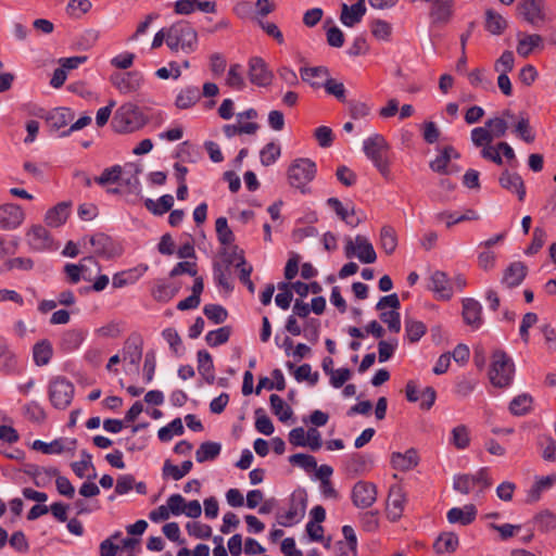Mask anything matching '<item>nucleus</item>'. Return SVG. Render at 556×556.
I'll list each match as a JSON object with an SVG mask.
<instances>
[{
	"mask_svg": "<svg viewBox=\"0 0 556 556\" xmlns=\"http://www.w3.org/2000/svg\"><path fill=\"white\" fill-rule=\"evenodd\" d=\"M249 79L252 84L266 87L271 84L273 73L261 58H252L249 62Z\"/></svg>",
	"mask_w": 556,
	"mask_h": 556,
	"instance_id": "15",
	"label": "nucleus"
},
{
	"mask_svg": "<svg viewBox=\"0 0 556 556\" xmlns=\"http://www.w3.org/2000/svg\"><path fill=\"white\" fill-rule=\"evenodd\" d=\"M142 83V75L136 71L124 73L113 80L114 86L124 94L136 92L140 89Z\"/></svg>",
	"mask_w": 556,
	"mask_h": 556,
	"instance_id": "20",
	"label": "nucleus"
},
{
	"mask_svg": "<svg viewBox=\"0 0 556 556\" xmlns=\"http://www.w3.org/2000/svg\"><path fill=\"white\" fill-rule=\"evenodd\" d=\"M321 87L325 88V91L328 94L333 96L338 101H346V89L342 83L329 77L324 81Z\"/></svg>",
	"mask_w": 556,
	"mask_h": 556,
	"instance_id": "58",
	"label": "nucleus"
},
{
	"mask_svg": "<svg viewBox=\"0 0 556 556\" xmlns=\"http://www.w3.org/2000/svg\"><path fill=\"white\" fill-rule=\"evenodd\" d=\"M24 220V212L20 205L3 204L0 206V228L15 229Z\"/></svg>",
	"mask_w": 556,
	"mask_h": 556,
	"instance_id": "17",
	"label": "nucleus"
},
{
	"mask_svg": "<svg viewBox=\"0 0 556 556\" xmlns=\"http://www.w3.org/2000/svg\"><path fill=\"white\" fill-rule=\"evenodd\" d=\"M85 340V333L81 330L71 329L63 333L61 338V348L66 352L77 350Z\"/></svg>",
	"mask_w": 556,
	"mask_h": 556,
	"instance_id": "42",
	"label": "nucleus"
},
{
	"mask_svg": "<svg viewBox=\"0 0 556 556\" xmlns=\"http://www.w3.org/2000/svg\"><path fill=\"white\" fill-rule=\"evenodd\" d=\"M236 267L239 270V279H240V281L244 286H247L248 290L251 293H254L255 286H254L253 281L250 278L253 268H252L251 265H249L247 263L245 257H244L242 252H240V254H239V262L236 264Z\"/></svg>",
	"mask_w": 556,
	"mask_h": 556,
	"instance_id": "51",
	"label": "nucleus"
},
{
	"mask_svg": "<svg viewBox=\"0 0 556 556\" xmlns=\"http://www.w3.org/2000/svg\"><path fill=\"white\" fill-rule=\"evenodd\" d=\"M230 333V327L224 326L216 330L208 331L205 336V341L210 346H218L226 343L229 340Z\"/></svg>",
	"mask_w": 556,
	"mask_h": 556,
	"instance_id": "55",
	"label": "nucleus"
},
{
	"mask_svg": "<svg viewBox=\"0 0 556 556\" xmlns=\"http://www.w3.org/2000/svg\"><path fill=\"white\" fill-rule=\"evenodd\" d=\"M176 291L169 283L157 281L152 289V295L159 302H168L174 298Z\"/></svg>",
	"mask_w": 556,
	"mask_h": 556,
	"instance_id": "59",
	"label": "nucleus"
},
{
	"mask_svg": "<svg viewBox=\"0 0 556 556\" xmlns=\"http://www.w3.org/2000/svg\"><path fill=\"white\" fill-rule=\"evenodd\" d=\"M52 354L53 349L48 340H42L34 345L33 357L37 366L47 365L50 362Z\"/></svg>",
	"mask_w": 556,
	"mask_h": 556,
	"instance_id": "41",
	"label": "nucleus"
},
{
	"mask_svg": "<svg viewBox=\"0 0 556 556\" xmlns=\"http://www.w3.org/2000/svg\"><path fill=\"white\" fill-rule=\"evenodd\" d=\"M257 112L254 109H249L237 115V123L239 125L240 136L254 135L258 129V124L255 122Z\"/></svg>",
	"mask_w": 556,
	"mask_h": 556,
	"instance_id": "34",
	"label": "nucleus"
},
{
	"mask_svg": "<svg viewBox=\"0 0 556 556\" xmlns=\"http://www.w3.org/2000/svg\"><path fill=\"white\" fill-rule=\"evenodd\" d=\"M429 20L432 25L445 26L454 17L455 0H431L429 2Z\"/></svg>",
	"mask_w": 556,
	"mask_h": 556,
	"instance_id": "10",
	"label": "nucleus"
},
{
	"mask_svg": "<svg viewBox=\"0 0 556 556\" xmlns=\"http://www.w3.org/2000/svg\"><path fill=\"white\" fill-rule=\"evenodd\" d=\"M303 81L308 83L313 88L318 89L329 78V71L325 66L302 67L300 70Z\"/></svg>",
	"mask_w": 556,
	"mask_h": 556,
	"instance_id": "30",
	"label": "nucleus"
},
{
	"mask_svg": "<svg viewBox=\"0 0 556 556\" xmlns=\"http://www.w3.org/2000/svg\"><path fill=\"white\" fill-rule=\"evenodd\" d=\"M459 545L458 536L453 532L441 533L435 542L433 548L437 554L454 553Z\"/></svg>",
	"mask_w": 556,
	"mask_h": 556,
	"instance_id": "35",
	"label": "nucleus"
},
{
	"mask_svg": "<svg viewBox=\"0 0 556 556\" xmlns=\"http://www.w3.org/2000/svg\"><path fill=\"white\" fill-rule=\"evenodd\" d=\"M222 445L219 443L212 441L203 442L195 452V460L198 463L214 460L218 457Z\"/></svg>",
	"mask_w": 556,
	"mask_h": 556,
	"instance_id": "39",
	"label": "nucleus"
},
{
	"mask_svg": "<svg viewBox=\"0 0 556 556\" xmlns=\"http://www.w3.org/2000/svg\"><path fill=\"white\" fill-rule=\"evenodd\" d=\"M372 460L370 456L354 453L345 462V470L352 475H362L371 468Z\"/></svg>",
	"mask_w": 556,
	"mask_h": 556,
	"instance_id": "31",
	"label": "nucleus"
},
{
	"mask_svg": "<svg viewBox=\"0 0 556 556\" xmlns=\"http://www.w3.org/2000/svg\"><path fill=\"white\" fill-rule=\"evenodd\" d=\"M42 117L45 118L46 125L51 130L60 131L62 136L70 135L91 124V117L88 115L81 116L76 122H73L75 114L67 108H55Z\"/></svg>",
	"mask_w": 556,
	"mask_h": 556,
	"instance_id": "2",
	"label": "nucleus"
},
{
	"mask_svg": "<svg viewBox=\"0 0 556 556\" xmlns=\"http://www.w3.org/2000/svg\"><path fill=\"white\" fill-rule=\"evenodd\" d=\"M142 339L139 334H131L127 338L123 346V361L138 367L142 357Z\"/></svg>",
	"mask_w": 556,
	"mask_h": 556,
	"instance_id": "21",
	"label": "nucleus"
},
{
	"mask_svg": "<svg viewBox=\"0 0 556 556\" xmlns=\"http://www.w3.org/2000/svg\"><path fill=\"white\" fill-rule=\"evenodd\" d=\"M532 403L533 400L531 395L520 394L511 400L509 410L515 416H522L531 410Z\"/></svg>",
	"mask_w": 556,
	"mask_h": 556,
	"instance_id": "48",
	"label": "nucleus"
},
{
	"mask_svg": "<svg viewBox=\"0 0 556 556\" xmlns=\"http://www.w3.org/2000/svg\"><path fill=\"white\" fill-rule=\"evenodd\" d=\"M514 118V113L509 110L503 111L501 116L489 118L485 124L491 138H501L505 136L508 129V122Z\"/></svg>",
	"mask_w": 556,
	"mask_h": 556,
	"instance_id": "29",
	"label": "nucleus"
},
{
	"mask_svg": "<svg viewBox=\"0 0 556 556\" xmlns=\"http://www.w3.org/2000/svg\"><path fill=\"white\" fill-rule=\"evenodd\" d=\"M203 313L214 324H223L228 317L227 309L219 304H206Z\"/></svg>",
	"mask_w": 556,
	"mask_h": 556,
	"instance_id": "61",
	"label": "nucleus"
},
{
	"mask_svg": "<svg viewBox=\"0 0 556 556\" xmlns=\"http://www.w3.org/2000/svg\"><path fill=\"white\" fill-rule=\"evenodd\" d=\"M380 247L391 255L397 247V236L393 227L386 225L380 230Z\"/></svg>",
	"mask_w": 556,
	"mask_h": 556,
	"instance_id": "45",
	"label": "nucleus"
},
{
	"mask_svg": "<svg viewBox=\"0 0 556 556\" xmlns=\"http://www.w3.org/2000/svg\"><path fill=\"white\" fill-rule=\"evenodd\" d=\"M27 241L29 245L34 250H45L49 249L52 245V240L50 238L49 231L41 225H36L30 228V230L26 235Z\"/></svg>",
	"mask_w": 556,
	"mask_h": 556,
	"instance_id": "27",
	"label": "nucleus"
},
{
	"mask_svg": "<svg viewBox=\"0 0 556 556\" xmlns=\"http://www.w3.org/2000/svg\"><path fill=\"white\" fill-rule=\"evenodd\" d=\"M273 413L279 418L280 421H287L291 418L293 412L285 401L277 394H271L269 397Z\"/></svg>",
	"mask_w": 556,
	"mask_h": 556,
	"instance_id": "50",
	"label": "nucleus"
},
{
	"mask_svg": "<svg viewBox=\"0 0 556 556\" xmlns=\"http://www.w3.org/2000/svg\"><path fill=\"white\" fill-rule=\"evenodd\" d=\"M226 84L229 88L241 90L245 86L243 71L240 64H232L228 71Z\"/></svg>",
	"mask_w": 556,
	"mask_h": 556,
	"instance_id": "53",
	"label": "nucleus"
},
{
	"mask_svg": "<svg viewBox=\"0 0 556 556\" xmlns=\"http://www.w3.org/2000/svg\"><path fill=\"white\" fill-rule=\"evenodd\" d=\"M458 157V152L452 146H446L439 151V154L433 161L430 162L429 166L433 172L438 174L448 175L457 170V168L451 165V160Z\"/></svg>",
	"mask_w": 556,
	"mask_h": 556,
	"instance_id": "16",
	"label": "nucleus"
},
{
	"mask_svg": "<svg viewBox=\"0 0 556 556\" xmlns=\"http://www.w3.org/2000/svg\"><path fill=\"white\" fill-rule=\"evenodd\" d=\"M533 522L541 532H549L556 529V515L545 509L534 516Z\"/></svg>",
	"mask_w": 556,
	"mask_h": 556,
	"instance_id": "47",
	"label": "nucleus"
},
{
	"mask_svg": "<svg viewBox=\"0 0 556 556\" xmlns=\"http://www.w3.org/2000/svg\"><path fill=\"white\" fill-rule=\"evenodd\" d=\"M327 204L332 207L336 214L348 225L356 227L361 223L359 218H353L355 214L354 206H352L351 210L344 207L338 198H329Z\"/></svg>",
	"mask_w": 556,
	"mask_h": 556,
	"instance_id": "37",
	"label": "nucleus"
},
{
	"mask_svg": "<svg viewBox=\"0 0 556 556\" xmlns=\"http://www.w3.org/2000/svg\"><path fill=\"white\" fill-rule=\"evenodd\" d=\"M344 250L346 257L356 255L357 258L365 264H371L377 260V254L372 244L366 237L361 235L355 237V242L351 238H346Z\"/></svg>",
	"mask_w": 556,
	"mask_h": 556,
	"instance_id": "9",
	"label": "nucleus"
},
{
	"mask_svg": "<svg viewBox=\"0 0 556 556\" xmlns=\"http://www.w3.org/2000/svg\"><path fill=\"white\" fill-rule=\"evenodd\" d=\"M406 504V494L399 484H393L389 489L387 498V516L391 521H397L404 511Z\"/></svg>",
	"mask_w": 556,
	"mask_h": 556,
	"instance_id": "12",
	"label": "nucleus"
},
{
	"mask_svg": "<svg viewBox=\"0 0 556 556\" xmlns=\"http://www.w3.org/2000/svg\"><path fill=\"white\" fill-rule=\"evenodd\" d=\"M500 185L511 193H516L519 201H523L526 197V187L521 176L516 173L505 170L500 176Z\"/></svg>",
	"mask_w": 556,
	"mask_h": 556,
	"instance_id": "25",
	"label": "nucleus"
},
{
	"mask_svg": "<svg viewBox=\"0 0 556 556\" xmlns=\"http://www.w3.org/2000/svg\"><path fill=\"white\" fill-rule=\"evenodd\" d=\"M427 331V327L422 321L412 318L405 319V332L409 342L414 343L421 339Z\"/></svg>",
	"mask_w": 556,
	"mask_h": 556,
	"instance_id": "49",
	"label": "nucleus"
},
{
	"mask_svg": "<svg viewBox=\"0 0 556 556\" xmlns=\"http://www.w3.org/2000/svg\"><path fill=\"white\" fill-rule=\"evenodd\" d=\"M517 10L518 13L532 25L544 20L542 0H521Z\"/></svg>",
	"mask_w": 556,
	"mask_h": 556,
	"instance_id": "18",
	"label": "nucleus"
},
{
	"mask_svg": "<svg viewBox=\"0 0 556 556\" xmlns=\"http://www.w3.org/2000/svg\"><path fill=\"white\" fill-rule=\"evenodd\" d=\"M513 124V135L520 139H533L534 134L530 125L529 116L526 113L514 114V118L510 119Z\"/></svg>",
	"mask_w": 556,
	"mask_h": 556,
	"instance_id": "36",
	"label": "nucleus"
},
{
	"mask_svg": "<svg viewBox=\"0 0 556 556\" xmlns=\"http://www.w3.org/2000/svg\"><path fill=\"white\" fill-rule=\"evenodd\" d=\"M174 205V198L172 194H164L157 201L147 199L144 206L154 215H163L172 210Z\"/></svg>",
	"mask_w": 556,
	"mask_h": 556,
	"instance_id": "40",
	"label": "nucleus"
},
{
	"mask_svg": "<svg viewBox=\"0 0 556 556\" xmlns=\"http://www.w3.org/2000/svg\"><path fill=\"white\" fill-rule=\"evenodd\" d=\"M371 35L381 41H390L392 37V25L384 20H374L369 24Z\"/></svg>",
	"mask_w": 556,
	"mask_h": 556,
	"instance_id": "46",
	"label": "nucleus"
},
{
	"mask_svg": "<svg viewBox=\"0 0 556 556\" xmlns=\"http://www.w3.org/2000/svg\"><path fill=\"white\" fill-rule=\"evenodd\" d=\"M123 167L121 165H114L105 168L100 176L94 178V181L101 186L114 184L121 179Z\"/></svg>",
	"mask_w": 556,
	"mask_h": 556,
	"instance_id": "62",
	"label": "nucleus"
},
{
	"mask_svg": "<svg viewBox=\"0 0 556 556\" xmlns=\"http://www.w3.org/2000/svg\"><path fill=\"white\" fill-rule=\"evenodd\" d=\"M507 28V21L494 10L485 12V29L492 35H502Z\"/></svg>",
	"mask_w": 556,
	"mask_h": 556,
	"instance_id": "38",
	"label": "nucleus"
},
{
	"mask_svg": "<svg viewBox=\"0 0 556 556\" xmlns=\"http://www.w3.org/2000/svg\"><path fill=\"white\" fill-rule=\"evenodd\" d=\"M452 443L458 450H464L469 446V430L465 425H459L452 430Z\"/></svg>",
	"mask_w": 556,
	"mask_h": 556,
	"instance_id": "60",
	"label": "nucleus"
},
{
	"mask_svg": "<svg viewBox=\"0 0 556 556\" xmlns=\"http://www.w3.org/2000/svg\"><path fill=\"white\" fill-rule=\"evenodd\" d=\"M89 242L94 248V252L100 256L112 258L121 254V249L104 233H96L89 237Z\"/></svg>",
	"mask_w": 556,
	"mask_h": 556,
	"instance_id": "19",
	"label": "nucleus"
},
{
	"mask_svg": "<svg viewBox=\"0 0 556 556\" xmlns=\"http://www.w3.org/2000/svg\"><path fill=\"white\" fill-rule=\"evenodd\" d=\"M477 384V379L470 376H462L455 383L454 392L458 397L465 399L475 391Z\"/></svg>",
	"mask_w": 556,
	"mask_h": 556,
	"instance_id": "52",
	"label": "nucleus"
},
{
	"mask_svg": "<svg viewBox=\"0 0 556 556\" xmlns=\"http://www.w3.org/2000/svg\"><path fill=\"white\" fill-rule=\"evenodd\" d=\"M514 363L510 357L502 350H497L492 355V364L489 371V378L494 387L505 388L513 381Z\"/></svg>",
	"mask_w": 556,
	"mask_h": 556,
	"instance_id": "4",
	"label": "nucleus"
},
{
	"mask_svg": "<svg viewBox=\"0 0 556 556\" xmlns=\"http://www.w3.org/2000/svg\"><path fill=\"white\" fill-rule=\"evenodd\" d=\"M556 482V473L539 478L530 491V501L535 502L540 498L541 492L549 489Z\"/></svg>",
	"mask_w": 556,
	"mask_h": 556,
	"instance_id": "56",
	"label": "nucleus"
},
{
	"mask_svg": "<svg viewBox=\"0 0 556 556\" xmlns=\"http://www.w3.org/2000/svg\"><path fill=\"white\" fill-rule=\"evenodd\" d=\"M168 49L172 52L192 53L199 45L198 31L188 21L180 20L168 26Z\"/></svg>",
	"mask_w": 556,
	"mask_h": 556,
	"instance_id": "1",
	"label": "nucleus"
},
{
	"mask_svg": "<svg viewBox=\"0 0 556 556\" xmlns=\"http://www.w3.org/2000/svg\"><path fill=\"white\" fill-rule=\"evenodd\" d=\"M306 505V492L304 490L294 491L290 496L288 510L277 514V522L282 527H291L299 522L304 517Z\"/></svg>",
	"mask_w": 556,
	"mask_h": 556,
	"instance_id": "6",
	"label": "nucleus"
},
{
	"mask_svg": "<svg viewBox=\"0 0 556 556\" xmlns=\"http://www.w3.org/2000/svg\"><path fill=\"white\" fill-rule=\"evenodd\" d=\"M316 175V164L309 159H296L288 169L289 184L300 189L302 193L307 191V185Z\"/></svg>",
	"mask_w": 556,
	"mask_h": 556,
	"instance_id": "5",
	"label": "nucleus"
},
{
	"mask_svg": "<svg viewBox=\"0 0 556 556\" xmlns=\"http://www.w3.org/2000/svg\"><path fill=\"white\" fill-rule=\"evenodd\" d=\"M70 203L61 202L50 208L45 218L47 225L50 227H60L63 225L70 216Z\"/></svg>",
	"mask_w": 556,
	"mask_h": 556,
	"instance_id": "33",
	"label": "nucleus"
},
{
	"mask_svg": "<svg viewBox=\"0 0 556 556\" xmlns=\"http://www.w3.org/2000/svg\"><path fill=\"white\" fill-rule=\"evenodd\" d=\"M255 429L265 435H270L275 431L270 418L265 414L263 408L255 410Z\"/></svg>",
	"mask_w": 556,
	"mask_h": 556,
	"instance_id": "63",
	"label": "nucleus"
},
{
	"mask_svg": "<svg viewBox=\"0 0 556 556\" xmlns=\"http://www.w3.org/2000/svg\"><path fill=\"white\" fill-rule=\"evenodd\" d=\"M197 358L199 374L208 384H213L215 381V374L211 354L206 350H200L198 351Z\"/></svg>",
	"mask_w": 556,
	"mask_h": 556,
	"instance_id": "32",
	"label": "nucleus"
},
{
	"mask_svg": "<svg viewBox=\"0 0 556 556\" xmlns=\"http://www.w3.org/2000/svg\"><path fill=\"white\" fill-rule=\"evenodd\" d=\"M481 304L471 298L463 300V318L465 323L473 328H479L482 324Z\"/></svg>",
	"mask_w": 556,
	"mask_h": 556,
	"instance_id": "26",
	"label": "nucleus"
},
{
	"mask_svg": "<svg viewBox=\"0 0 556 556\" xmlns=\"http://www.w3.org/2000/svg\"><path fill=\"white\" fill-rule=\"evenodd\" d=\"M184 433V426L180 418H175L172 422H169L167 426L162 427L159 432L157 437L162 442H168L172 440L173 435H181Z\"/></svg>",
	"mask_w": 556,
	"mask_h": 556,
	"instance_id": "57",
	"label": "nucleus"
},
{
	"mask_svg": "<svg viewBox=\"0 0 556 556\" xmlns=\"http://www.w3.org/2000/svg\"><path fill=\"white\" fill-rule=\"evenodd\" d=\"M364 152L383 176L390 173L391 151L388 141H365Z\"/></svg>",
	"mask_w": 556,
	"mask_h": 556,
	"instance_id": "7",
	"label": "nucleus"
},
{
	"mask_svg": "<svg viewBox=\"0 0 556 556\" xmlns=\"http://www.w3.org/2000/svg\"><path fill=\"white\" fill-rule=\"evenodd\" d=\"M215 228L218 241L223 245H229L235 241V235L232 230L228 227L226 217H218L215 222Z\"/></svg>",
	"mask_w": 556,
	"mask_h": 556,
	"instance_id": "54",
	"label": "nucleus"
},
{
	"mask_svg": "<svg viewBox=\"0 0 556 556\" xmlns=\"http://www.w3.org/2000/svg\"><path fill=\"white\" fill-rule=\"evenodd\" d=\"M476 516L477 508L473 504L465 505L463 508L453 507L446 514L450 523H459L462 526H468L473 522Z\"/></svg>",
	"mask_w": 556,
	"mask_h": 556,
	"instance_id": "28",
	"label": "nucleus"
},
{
	"mask_svg": "<svg viewBox=\"0 0 556 556\" xmlns=\"http://www.w3.org/2000/svg\"><path fill=\"white\" fill-rule=\"evenodd\" d=\"M147 269L139 270L138 268H132L128 270H123L116 273L112 279V286L114 288H123L129 285H134L142 275V273Z\"/></svg>",
	"mask_w": 556,
	"mask_h": 556,
	"instance_id": "43",
	"label": "nucleus"
},
{
	"mask_svg": "<svg viewBox=\"0 0 556 556\" xmlns=\"http://www.w3.org/2000/svg\"><path fill=\"white\" fill-rule=\"evenodd\" d=\"M74 384L63 377H58L49 386V399L58 409H65L73 400Z\"/></svg>",
	"mask_w": 556,
	"mask_h": 556,
	"instance_id": "8",
	"label": "nucleus"
},
{
	"mask_svg": "<svg viewBox=\"0 0 556 556\" xmlns=\"http://www.w3.org/2000/svg\"><path fill=\"white\" fill-rule=\"evenodd\" d=\"M201 98L198 87H187L182 89L176 98V105L179 109H189L193 106Z\"/></svg>",
	"mask_w": 556,
	"mask_h": 556,
	"instance_id": "44",
	"label": "nucleus"
},
{
	"mask_svg": "<svg viewBox=\"0 0 556 556\" xmlns=\"http://www.w3.org/2000/svg\"><path fill=\"white\" fill-rule=\"evenodd\" d=\"M428 289L437 299L447 301L453 296V285L447 274L442 270H434L429 277Z\"/></svg>",
	"mask_w": 556,
	"mask_h": 556,
	"instance_id": "13",
	"label": "nucleus"
},
{
	"mask_svg": "<svg viewBox=\"0 0 556 556\" xmlns=\"http://www.w3.org/2000/svg\"><path fill=\"white\" fill-rule=\"evenodd\" d=\"M146 122V116L139 106L127 102L115 111L112 118V126L116 132L128 134L143 127Z\"/></svg>",
	"mask_w": 556,
	"mask_h": 556,
	"instance_id": "3",
	"label": "nucleus"
},
{
	"mask_svg": "<svg viewBox=\"0 0 556 556\" xmlns=\"http://www.w3.org/2000/svg\"><path fill=\"white\" fill-rule=\"evenodd\" d=\"M391 466L400 471H408L419 464V456L415 448H408L404 453L393 452L390 459Z\"/></svg>",
	"mask_w": 556,
	"mask_h": 556,
	"instance_id": "22",
	"label": "nucleus"
},
{
	"mask_svg": "<svg viewBox=\"0 0 556 556\" xmlns=\"http://www.w3.org/2000/svg\"><path fill=\"white\" fill-rule=\"evenodd\" d=\"M281 149L280 146L276 144L274 141H269L261 151V162L265 166H269L274 164L277 159L280 156Z\"/></svg>",
	"mask_w": 556,
	"mask_h": 556,
	"instance_id": "64",
	"label": "nucleus"
},
{
	"mask_svg": "<svg viewBox=\"0 0 556 556\" xmlns=\"http://www.w3.org/2000/svg\"><path fill=\"white\" fill-rule=\"evenodd\" d=\"M366 13L365 0L357 1L352 5L343 3L341 5L340 21L348 27H353L359 23Z\"/></svg>",
	"mask_w": 556,
	"mask_h": 556,
	"instance_id": "23",
	"label": "nucleus"
},
{
	"mask_svg": "<svg viewBox=\"0 0 556 556\" xmlns=\"http://www.w3.org/2000/svg\"><path fill=\"white\" fill-rule=\"evenodd\" d=\"M351 497L357 508H369L377 500V488L371 482L358 481L352 489Z\"/></svg>",
	"mask_w": 556,
	"mask_h": 556,
	"instance_id": "11",
	"label": "nucleus"
},
{
	"mask_svg": "<svg viewBox=\"0 0 556 556\" xmlns=\"http://www.w3.org/2000/svg\"><path fill=\"white\" fill-rule=\"evenodd\" d=\"M544 40L538 34H518L517 53L522 58H528L534 50L543 49Z\"/></svg>",
	"mask_w": 556,
	"mask_h": 556,
	"instance_id": "24",
	"label": "nucleus"
},
{
	"mask_svg": "<svg viewBox=\"0 0 556 556\" xmlns=\"http://www.w3.org/2000/svg\"><path fill=\"white\" fill-rule=\"evenodd\" d=\"M527 275L528 266L523 262H513L504 269L501 285L507 289L517 288L522 283Z\"/></svg>",
	"mask_w": 556,
	"mask_h": 556,
	"instance_id": "14",
	"label": "nucleus"
}]
</instances>
